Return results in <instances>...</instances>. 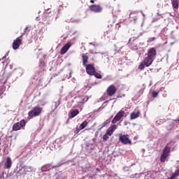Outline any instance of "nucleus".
I'll use <instances>...</instances> for the list:
<instances>
[{
    "label": "nucleus",
    "mask_w": 179,
    "mask_h": 179,
    "mask_svg": "<svg viewBox=\"0 0 179 179\" xmlns=\"http://www.w3.org/2000/svg\"><path fill=\"white\" fill-rule=\"evenodd\" d=\"M156 55H157V52L156 48H150L148 50L147 57L144 59V64L145 66H150L153 64V61L156 59Z\"/></svg>",
    "instance_id": "1"
},
{
    "label": "nucleus",
    "mask_w": 179,
    "mask_h": 179,
    "mask_svg": "<svg viewBox=\"0 0 179 179\" xmlns=\"http://www.w3.org/2000/svg\"><path fill=\"white\" fill-rule=\"evenodd\" d=\"M41 113H43V108L35 106L28 113V116L30 117V118H34V117H38Z\"/></svg>",
    "instance_id": "2"
},
{
    "label": "nucleus",
    "mask_w": 179,
    "mask_h": 179,
    "mask_svg": "<svg viewBox=\"0 0 179 179\" xmlns=\"http://www.w3.org/2000/svg\"><path fill=\"white\" fill-rule=\"evenodd\" d=\"M171 150V148L169 147V144H167L164 147L163 152L160 157V162H162V163H164V162H166V160L167 159V158L170 155Z\"/></svg>",
    "instance_id": "3"
},
{
    "label": "nucleus",
    "mask_w": 179,
    "mask_h": 179,
    "mask_svg": "<svg viewBox=\"0 0 179 179\" xmlns=\"http://www.w3.org/2000/svg\"><path fill=\"white\" fill-rule=\"evenodd\" d=\"M36 172V169L33 166H27L25 165L24 166L22 167V169H20L18 171V173H20L21 174H27V173H31V172Z\"/></svg>",
    "instance_id": "4"
},
{
    "label": "nucleus",
    "mask_w": 179,
    "mask_h": 179,
    "mask_svg": "<svg viewBox=\"0 0 179 179\" xmlns=\"http://www.w3.org/2000/svg\"><path fill=\"white\" fill-rule=\"evenodd\" d=\"M119 141L122 145H131V143H132V141L129 139V135L128 134H121L119 137Z\"/></svg>",
    "instance_id": "5"
},
{
    "label": "nucleus",
    "mask_w": 179,
    "mask_h": 179,
    "mask_svg": "<svg viewBox=\"0 0 179 179\" xmlns=\"http://www.w3.org/2000/svg\"><path fill=\"white\" fill-rule=\"evenodd\" d=\"M124 115H125V112L121 110L116 114V115L112 120V124H117V122H118V121H120V120H121V118H122Z\"/></svg>",
    "instance_id": "6"
},
{
    "label": "nucleus",
    "mask_w": 179,
    "mask_h": 179,
    "mask_svg": "<svg viewBox=\"0 0 179 179\" xmlns=\"http://www.w3.org/2000/svg\"><path fill=\"white\" fill-rule=\"evenodd\" d=\"M24 36V34H22L20 36L17 37L16 40H15L13 43V50H17L19 49V47H20V44H22V37Z\"/></svg>",
    "instance_id": "7"
},
{
    "label": "nucleus",
    "mask_w": 179,
    "mask_h": 179,
    "mask_svg": "<svg viewBox=\"0 0 179 179\" xmlns=\"http://www.w3.org/2000/svg\"><path fill=\"white\" fill-rule=\"evenodd\" d=\"M26 125V121L22 120L20 122H17L13 125V131H19Z\"/></svg>",
    "instance_id": "8"
},
{
    "label": "nucleus",
    "mask_w": 179,
    "mask_h": 179,
    "mask_svg": "<svg viewBox=\"0 0 179 179\" xmlns=\"http://www.w3.org/2000/svg\"><path fill=\"white\" fill-rule=\"evenodd\" d=\"M85 70L87 73L91 76H93L96 72V68H94V65L90 64L85 66Z\"/></svg>",
    "instance_id": "9"
},
{
    "label": "nucleus",
    "mask_w": 179,
    "mask_h": 179,
    "mask_svg": "<svg viewBox=\"0 0 179 179\" xmlns=\"http://www.w3.org/2000/svg\"><path fill=\"white\" fill-rule=\"evenodd\" d=\"M89 8L90 10H91V12H94V13H100L103 10V8L100 5L93 4L90 6Z\"/></svg>",
    "instance_id": "10"
},
{
    "label": "nucleus",
    "mask_w": 179,
    "mask_h": 179,
    "mask_svg": "<svg viewBox=\"0 0 179 179\" xmlns=\"http://www.w3.org/2000/svg\"><path fill=\"white\" fill-rule=\"evenodd\" d=\"M59 166H61V164L55 165V166H51V164H48L43 166L41 168V170L42 173H45L47 171H50L51 170V169H55V167H59Z\"/></svg>",
    "instance_id": "11"
},
{
    "label": "nucleus",
    "mask_w": 179,
    "mask_h": 179,
    "mask_svg": "<svg viewBox=\"0 0 179 179\" xmlns=\"http://www.w3.org/2000/svg\"><path fill=\"white\" fill-rule=\"evenodd\" d=\"M106 92H107L108 96H114V94L117 93V88L113 85H111L108 87Z\"/></svg>",
    "instance_id": "12"
},
{
    "label": "nucleus",
    "mask_w": 179,
    "mask_h": 179,
    "mask_svg": "<svg viewBox=\"0 0 179 179\" xmlns=\"http://www.w3.org/2000/svg\"><path fill=\"white\" fill-rule=\"evenodd\" d=\"M72 47V44L71 43H67L66 45H64V47L61 49L60 54L62 55H64V54H66L68 52V50Z\"/></svg>",
    "instance_id": "13"
},
{
    "label": "nucleus",
    "mask_w": 179,
    "mask_h": 179,
    "mask_svg": "<svg viewBox=\"0 0 179 179\" xmlns=\"http://www.w3.org/2000/svg\"><path fill=\"white\" fill-rule=\"evenodd\" d=\"M138 13H139V11H131L129 15V19H133L134 24L136 23V20H138V16H136Z\"/></svg>",
    "instance_id": "14"
},
{
    "label": "nucleus",
    "mask_w": 179,
    "mask_h": 179,
    "mask_svg": "<svg viewBox=\"0 0 179 179\" xmlns=\"http://www.w3.org/2000/svg\"><path fill=\"white\" fill-rule=\"evenodd\" d=\"M141 115L139 110H134L130 115V120H136Z\"/></svg>",
    "instance_id": "15"
},
{
    "label": "nucleus",
    "mask_w": 179,
    "mask_h": 179,
    "mask_svg": "<svg viewBox=\"0 0 179 179\" xmlns=\"http://www.w3.org/2000/svg\"><path fill=\"white\" fill-rule=\"evenodd\" d=\"M117 127L116 124H113L108 127V129L106 130V133L108 134L109 136H111L113 134H114V131L117 129Z\"/></svg>",
    "instance_id": "16"
},
{
    "label": "nucleus",
    "mask_w": 179,
    "mask_h": 179,
    "mask_svg": "<svg viewBox=\"0 0 179 179\" xmlns=\"http://www.w3.org/2000/svg\"><path fill=\"white\" fill-rule=\"evenodd\" d=\"M74 101L77 103L78 106H82L85 103V96H76Z\"/></svg>",
    "instance_id": "17"
},
{
    "label": "nucleus",
    "mask_w": 179,
    "mask_h": 179,
    "mask_svg": "<svg viewBox=\"0 0 179 179\" xmlns=\"http://www.w3.org/2000/svg\"><path fill=\"white\" fill-rule=\"evenodd\" d=\"M12 167V159L7 157L4 164V169H10Z\"/></svg>",
    "instance_id": "18"
},
{
    "label": "nucleus",
    "mask_w": 179,
    "mask_h": 179,
    "mask_svg": "<svg viewBox=\"0 0 179 179\" xmlns=\"http://www.w3.org/2000/svg\"><path fill=\"white\" fill-rule=\"evenodd\" d=\"M59 104H61V99L57 100V101H55L52 105V111H55L58 107H59Z\"/></svg>",
    "instance_id": "19"
},
{
    "label": "nucleus",
    "mask_w": 179,
    "mask_h": 179,
    "mask_svg": "<svg viewBox=\"0 0 179 179\" xmlns=\"http://www.w3.org/2000/svg\"><path fill=\"white\" fill-rule=\"evenodd\" d=\"M82 58L83 66H87V62H89V56L85 54H83Z\"/></svg>",
    "instance_id": "20"
},
{
    "label": "nucleus",
    "mask_w": 179,
    "mask_h": 179,
    "mask_svg": "<svg viewBox=\"0 0 179 179\" xmlns=\"http://www.w3.org/2000/svg\"><path fill=\"white\" fill-rule=\"evenodd\" d=\"M171 3L173 10H177L179 8L178 0H171Z\"/></svg>",
    "instance_id": "21"
},
{
    "label": "nucleus",
    "mask_w": 179,
    "mask_h": 179,
    "mask_svg": "<svg viewBox=\"0 0 179 179\" xmlns=\"http://www.w3.org/2000/svg\"><path fill=\"white\" fill-rule=\"evenodd\" d=\"M79 114V110L75 109L73 111L71 112V116L70 118H74V117H76Z\"/></svg>",
    "instance_id": "22"
},
{
    "label": "nucleus",
    "mask_w": 179,
    "mask_h": 179,
    "mask_svg": "<svg viewBox=\"0 0 179 179\" xmlns=\"http://www.w3.org/2000/svg\"><path fill=\"white\" fill-rule=\"evenodd\" d=\"M179 176V169L176 170L175 173H173L170 178L168 179H174L176 178V177H178Z\"/></svg>",
    "instance_id": "23"
},
{
    "label": "nucleus",
    "mask_w": 179,
    "mask_h": 179,
    "mask_svg": "<svg viewBox=\"0 0 179 179\" xmlns=\"http://www.w3.org/2000/svg\"><path fill=\"white\" fill-rule=\"evenodd\" d=\"M86 127H87V121H84L81 124H80L79 128L80 129H85V128H86Z\"/></svg>",
    "instance_id": "24"
},
{
    "label": "nucleus",
    "mask_w": 179,
    "mask_h": 179,
    "mask_svg": "<svg viewBox=\"0 0 179 179\" xmlns=\"http://www.w3.org/2000/svg\"><path fill=\"white\" fill-rule=\"evenodd\" d=\"M107 123L106 122H103L101 125L99 126V131H101L104 127H107Z\"/></svg>",
    "instance_id": "25"
},
{
    "label": "nucleus",
    "mask_w": 179,
    "mask_h": 179,
    "mask_svg": "<svg viewBox=\"0 0 179 179\" xmlns=\"http://www.w3.org/2000/svg\"><path fill=\"white\" fill-rule=\"evenodd\" d=\"M93 76H95V78H96L97 79H101V74L96 73V71Z\"/></svg>",
    "instance_id": "26"
},
{
    "label": "nucleus",
    "mask_w": 179,
    "mask_h": 179,
    "mask_svg": "<svg viewBox=\"0 0 179 179\" xmlns=\"http://www.w3.org/2000/svg\"><path fill=\"white\" fill-rule=\"evenodd\" d=\"M145 66H146V64H145V60L143 61V63H141L139 66H138V69H143L145 68Z\"/></svg>",
    "instance_id": "27"
},
{
    "label": "nucleus",
    "mask_w": 179,
    "mask_h": 179,
    "mask_svg": "<svg viewBox=\"0 0 179 179\" xmlns=\"http://www.w3.org/2000/svg\"><path fill=\"white\" fill-rule=\"evenodd\" d=\"M108 136H110L109 135H108V134H107V132L103 136V141H107V139H108Z\"/></svg>",
    "instance_id": "28"
},
{
    "label": "nucleus",
    "mask_w": 179,
    "mask_h": 179,
    "mask_svg": "<svg viewBox=\"0 0 179 179\" xmlns=\"http://www.w3.org/2000/svg\"><path fill=\"white\" fill-rule=\"evenodd\" d=\"M152 97H157V96H159V92L156 91H153L152 93Z\"/></svg>",
    "instance_id": "29"
},
{
    "label": "nucleus",
    "mask_w": 179,
    "mask_h": 179,
    "mask_svg": "<svg viewBox=\"0 0 179 179\" xmlns=\"http://www.w3.org/2000/svg\"><path fill=\"white\" fill-rule=\"evenodd\" d=\"M155 40H156V38H155V37L150 38L148 40V43H152V41H155Z\"/></svg>",
    "instance_id": "30"
},
{
    "label": "nucleus",
    "mask_w": 179,
    "mask_h": 179,
    "mask_svg": "<svg viewBox=\"0 0 179 179\" xmlns=\"http://www.w3.org/2000/svg\"><path fill=\"white\" fill-rule=\"evenodd\" d=\"M82 131V129H80V127H76V131H74L75 134H79V131Z\"/></svg>",
    "instance_id": "31"
},
{
    "label": "nucleus",
    "mask_w": 179,
    "mask_h": 179,
    "mask_svg": "<svg viewBox=\"0 0 179 179\" xmlns=\"http://www.w3.org/2000/svg\"><path fill=\"white\" fill-rule=\"evenodd\" d=\"M105 122L108 125V124H110V122H111V118L107 119Z\"/></svg>",
    "instance_id": "32"
},
{
    "label": "nucleus",
    "mask_w": 179,
    "mask_h": 179,
    "mask_svg": "<svg viewBox=\"0 0 179 179\" xmlns=\"http://www.w3.org/2000/svg\"><path fill=\"white\" fill-rule=\"evenodd\" d=\"M70 22H72L74 23H79L80 20H70Z\"/></svg>",
    "instance_id": "33"
},
{
    "label": "nucleus",
    "mask_w": 179,
    "mask_h": 179,
    "mask_svg": "<svg viewBox=\"0 0 179 179\" xmlns=\"http://www.w3.org/2000/svg\"><path fill=\"white\" fill-rule=\"evenodd\" d=\"M89 52H90V54H94H94H99V52H94L93 51V50H90Z\"/></svg>",
    "instance_id": "34"
},
{
    "label": "nucleus",
    "mask_w": 179,
    "mask_h": 179,
    "mask_svg": "<svg viewBox=\"0 0 179 179\" xmlns=\"http://www.w3.org/2000/svg\"><path fill=\"white\" fill-rule=\"evenodd\" d=\"M136 176H138V173H136L134 175L130 176V178H136Z\"/></svg>",
    "instance_id": "35"
},
{
    "label": "nucleus",
    "mask_w": 179,
    "mask_h": 179,
    "mask_svg": "<svg viewBox=\"0 0 179 179\" xmlns=\"http://www.w3.org/2000/svg\"><path fill=\"white\" fill-rule=\"evenodd\" d=\"M27 30H29V27L27 26V27L24 28V32L22 33V34H24V33H26V32L27 31Z\"/></svg>",
    "instance_id": "36"
},
{
    "label": "nucleus",
    "mask_w": 179,
    "mask_h": 179,
    "mask_svg": "<svg viewBox=\"0 0 179 179\" xmlns=\"http://www.w3.org/2000/svg\"><path fill=\"white\" fill-rule=\"evenodd\" d=\"M69 96L70 97H73V92H70V93L69 94Z\"/></svg>",
    "instance_id": "37"
},
{
    "label": "nucleus",
    "mask_w": 179,
    "mask_h": 179,
    "mask_svg": "<svg viewBox=\"0 0 179 179\" xmlns=\"http://www.w3.org/2000/svg\"><path fill=\"white\" fill-rule=\"evenodd\" d=\"M140 12H141V15L143 16V17H145V14L143 13V11L141 10Z\"/></svg>",
    "instance_id": "38"
},
{
    "label": "nucleus",
    "mask_w": 179,
    "mask_h": 179,
    "mask_svg": "<svg viewBox=\"0 0 179 179\" xmlns=\"http://www.w3.org/2000/svg\"><path fill=\"white\" fill-rule=\"evenodd\" d=\"M90 3H94V0H90Z\"/></svg>",
    "instance_id": "39"
},
{
    "label": "nucleus",
    "mask_w": 179,
    "mask_h": 179,
    "mask_svg": "<svg viewBox=\"0 0 179 179\" xmlns=\"http://www.w3.org/2000/svg\"><path fill=\"white\" fill-rule=\"evenodd\" d=\"M140 92H141V93H143V90H141Z\"/></svg>",
    "instance_id": "40"
},
{
    "label": "nucleus",
    "mask_w": 179,
    "mask_h": 179,
    "mask_svg": "<svg viewBox=\"0 0 179 179\" xmlns=\"http://www.w3.org/2000/svg\"><path fill=\"white\" fill-rule=\"evenodd\" d=\"M2 93H3V92H2V91H0V94H2Z\"/></svg>",
    "instance_id": "41"
},
{
    "label": "nucleus",
    "mask_w": 179,
    "mask_h": 179,
    "mask_svg": "<svg viewBox=\"0 0 179 179\" xmlns=\"http://www.w3.org/2000/svg\"><path fill=\"white\" fill-rule=\"evenodd\" d=\"M157 15H158V16H160V15H161L160 14H159V13H157Z\"/></svg>",
    "instance_id": "42"
},
{
    "label": "nucleus",
    "mask_w": 179,
    "mask_h": 179,
    "mask_svg": "<svg viewBox=\"0 0 179 179\" xmlns=\"http://www.w3.org/2000/svg\"><path fill=\"white\" fill-rule=\"evenodd\" d=\"M5 58H6V56H4V57H3V59H5Z\"/></svg>",
    "instance_id": "43"
},
{
    "label": "nucleus",
    "mask_w": 179,
    "mask_h": 179,
    "mask_svg": "<svg viewBox=\"0 0 179 179\" xmlns=\"http://www.w3.org/2000/svg\"><path fill=\"white\" fill-rule=\"evenodd\" d=\"M101 54L103 55V54H104V53H103V52H101Z\"/></svg>",
    "instance_id": "44"
},
{
    "label": "nucleus",
    "mask_w": 179,
    "mask_h": 179,
    "mask_svg": "<svg viewBox=\"0 0 179 179\" xmlns=\"http://www.w3.org/2000/svg\"><path fill=\"white\" fill-rule=\"evenodd\" d=\"M66 22H69V20H68V21H66Z\"/></svg>",
    "instance_id": "45"
},
{
    "label": "nucleus",
    "mask_w": 179,
    "mask_h": 179,
    "mask_svg": "<svg viewBox=\"0 0 179 179\" xmlns=\"http://www.w3.org/2000/svg\"><path fill=\"white\" fill-rule=\"evenodd\" d=\"M0 179H1V178L0 177Z\"/></svg>",
    "instance_id": "46"
}]
</instances>
